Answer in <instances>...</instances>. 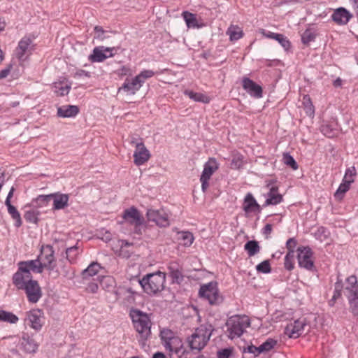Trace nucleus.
<instances>
[{
	"instance_id": "nucleus-5",
	"label": "nucleus",
	"mask_w": 358,
	"mask_h": 358,
	"mask_svg": "<svg viewBox=\"0 0 358 358\" xmlns=\"http://www.w3.org/2000/svg\"><path fill=\"white\" fill-rule=\"evenodd\" d=\"M250 324V319L248 316L234 315L231 317L227 322L229 338L233 339L235 337L241 336Z\"/></svg>"
},
{
	"instance_id": "nucleus-30",
	"label": "nucleus",
	"mask_w": 358,
	"mask_h": 358,
	"mask_svg": "<svg viewBox=\"0 0 358 358\" xmlns=\"http://www.w3.org/2000/svg\"><path fill=\"white\" fill-rule=\"evenodd\" d=\"M101 266L97 262L91 263L88 267L83 270L82 272V276L83 279H88L90 277H93L98 274L101 269Z\"/></svg>"
},
{
	"instance_id": "nucleus-59",
	"label": "nucleus",
	"mask_w": 358,
	"mask_h": 358,
	"mask_svg": "<svg viewBox=\"0 0 358 358\" xmlns=\"http://www.w3.org/2000/svg\"><path fill=\"white\" fill-rule=\"evenodd\" d=\"M296 243L297 241L294 238H289L286 243V247L288 252L294 251V248L296 247Z\"/></svg>"
},
{
	"instance_id": "nucleus-32",
	"label": "nucleus",
	"mask_w": 358,
	"mask_h": 358,
	"mask_svg": "<svg viewBox=\"0 0 358 358\" xmlns=\"http://www.w3.org/2000/svg\"><path fill=\"white\" fill-rule=\"evenodd\" d=\"M244 249L247 251L249 257H252L257 255L259 250L260 247L257 241H248L244 245Z\"/></svg>"
},
{
	"instance_id": "nucleus-33",
	"label": "nucleus",
	"mask_w": 358,
	"mask_h": 358,
	"mask_svg": "<svg viewBox=\"0 0 358 358\" xmlns=\"http://www.w3.org/2000/svg\"><path fill=\"white\" fill-rule=\"evenodd\" d=\"M8 213L11 215L13 220L15 222V226L20 227L22 225V219L19 211L11 203L6 204Z\"/></svg>"
},
{
	"instance_id": "nucleus-13",
	"label": "nucleus",
	"mask_w": 358,
	"mask_h": 358,
	"mask_svg": "<svg viewBox=\"0 0 358 358\" xmlns=\"http://www.w3.org/2000/svg\"><path fill=\"white\" fill-rule=\"evenodd\" d=\"M122 218L124 222L134 226L143 225L144 223L143 217L134 206L125 209L122 214Z\"/></svg>"
},
{
	"instance_id": "nucleus-22",
	"label": "nucleus",
	"mask_w": 358,
	"mask_h": 358,
	"mask_svg": "<svg viewBox=\"0 0 358 358\" xmlns=\"http://www.w3.org/2000/svg\"><path fill=\"white\" fill-rule=\"evenodd\" d=\"M243 210L248 213L252 212H260L261 207L251 193H248L244 199Z\"/></svg>"
},
{
	"instance_id": "nucleus-2",
	"label": "nucleus",
	"mask_w": 358,
	"mask_h": 358,
	"mask_svg": "<svg viewBox=\"0 0 358 358\" xmlns=\"http://www.w3.org/2000/svg\"><path fill=\"white\" fill-rule=\"evenodd\" d=\"M166 274L157 271L145 275L142 279L134 278L133 282L137 287H141L148 294H154L161 292L164 288Z\"/></svg>"
},
{
	"instance_id": "nucleus-21",
	"label": "nucleus",
	"mask_w": 358,
	"mask_h": 358,
	"mask_svg": "<svg viewBox=\"0 0 358 358\" xmlns=\"http://www.w3.org/2000/svg\"><path fill=\"white\" fill-rule=\"evenodd\" d=\"M51 200H53L54 210L64 209L69 206V194L56 192L51 194Z\"/></svg>"
},
{
	"instance_id": "nucleus-28",
	"label": "nucleus",
	"mask_w": 358,
	"mask_h": 358,
	"mask_svg": "<svg viewBox=\"0 0 358 358\" xmlns=\"http://www.w3.org/2000/svg\"><path fill=\"white\" fill-rule=\"evenodd\" d=\"M79 113V108L74 105H66L57 108V115L62 117H73Z\"/></svg>"
},
{
	"instance_id": "nucleus-52",
	"label": "nucleus",
	"mask_w": 358,
	"mask_h": 358,
	"mask_svg": "<svg viewBox=\"0 0 358 358\" xmlns=\"http://www.w3.org/2000/svg\"><path fill=\"white\" fill-rule=\"evenodd\" d=\"M315 34L309 29H306L301 36L303 43L308 44L315 40Z\"/></svg>"
},
{
	"instance_id": "nucleus-34",
	"label": "nucleus",
	"mask_w": 358,
	"mask_h": 358,
	"mask_svg": "<svg viewBox=\"0 0 358 358\" xmlns=\"http://www.w3.org/2000/svg\"><path fill=\"white\" fill-rule=\"evenodd\" d=\"M182 16L184 20L187 24V26L189 28H199L201 26L198 24L197 20L196 18L195 15L188 12L184 11L182 13Z\"/></svg>"
},
{
	"instance_id": "nucleus-47",
	"label": "nucleus",
	"mask_w": 358,
	"mask_h": 358,
	"mask_svg": "<svg viewBox=\"0 0 358 358\" xmlns=\"http://www.w3.org/2000/svg\"><path fill=\"white\" fill-rule=\"evenodd\" d=\"M283 162L292 168L294 170H296L298 169V165L292 156H291L289 153L285 152L283 154Z\"/></svg>"
},
{
	"instance_id": "nucleus-14",
	"label": "nucleus",
	"mask_w": 358,
	"mask_h": 358,
	"mask_svg": "<svg viewBox=\"0 0 358 358\" xmlns=\"http://www.w3.org/2000/svg\"><path fill=\"white\" fill-rule=\"evenodd\" d=\"M117 48H106L104 46H99L94 48L93 50V54L89 57L90 60L92 62H101L108 57H113L115 53L113 51H117Z\"/></svg>"
},
{
	"instance_id": "nucleus-16",
	"label": "nucleus",
	"mask_w": 358,
	"mask_h": 358,
	"mask_svg": "<svg viewBox=\"0 0 358 358\" xmlns=\"http://www.w3.org/2000/svg\"><path fill=\"white\" fill-rule=\"evenodd\" d=\"M18 266L20 271L27 274H31V271L34 273H41L44 269L39 258L34 260L20 262Z\"/></svg>"
},
{
	"instance_id": "nucleus-60",
	"label": "nucleus",
	"mask_w": 358,
	"mask_h": 358,
	"mask_svg": "<svg viewBox=\"0 0 358 358\" xmlns=\"http://www.w3.org/2000/svg\"><path fill=\"white\" fill-rule=\"evenodd\" d=\"M355 174H356V170H355V167L348 169L345 171V174L343 180H348L349 179H351V178L354 179L353 177L355 176Z\"/></svg>"
},
{
	"instance_id": "nucleus-20",
	"label": "nucleus",
	"mask_w": 358,
	"mask_h": 358,
	"mask_svg": "<svg viewBox=\"0 0 358 358\" xmlns=\"http://www.w3.org/2000/svg\"><path fill=\"white\" fill-rule=\"evenodd\" d=\"M162 344L165 349L169 352V354L173 353L174 355H178L184 350L182 341L178 336L172 338V339Z\"/></svg>"
},
{
	"instance_id": "nucleus-51",
	"label": "nucleus",
	"mask_w": 358,
	"mask_h": 358,
	"mask_svg": "<svg viewBox=\"0 0 358 358\" xmlns=\"http://www.w3.org/2000/svg\"><path fill=\"white\" fill-rule=\"evenodd\" d=\"M243 157L241 155H236L233 157L231 162V168L234 169H240L243 165Z\"/></svg>"
},
{
	"instance_id": "nucleus-17",
	"label": "nucleus",
	"mask_w": 358,
	"mask_h": 358,
	"mask_svg": "<svg viewBox=\"0 0 358 358\" xmlns=\"http://www.w3.org/2000/svg\"><path fill=\"white\" fill-rule=\"evenodd\" d=\"M243 88L252 96L261 98L262 96V88L249 78L244 77L242 80Z\"/></svg>"
},
{
	"instance_id": "nucleus-61",
	"label": "nucleus",
	"mask_w": 358,
	"mask_h": 358,
	"mask_svg": "<svg viewBox=\"0 0 358 358\" xmlns=\"http://www.w3.org/2000/svg\"><path fill=\"white\" fill-rule=\"evenodd\" d=\"M321 131L326 136L331 138L333 136L332 131L329 130V128L327 125L322 126L321 128Z\"/></svg>"
},
{
	"instance_id": "nucleus-53",
	"label": "nucleus",
	"mask_w": 358,
	"mask_h": 358,
	"mask_svg": "<svg viewBox=\"0 0 358 358\" xmlns=\"http://www.w3.org/2000/svg\"><path fill=\"white\" fill-rule=\"evenodd\" d=\"M155 75V73L152 70H144L141 71L137 76L139 80L142 81V84L145 82L146 79H148L152 77Z\"/></svg>"
},
{
	"instance_id": "nucleus-39",
	"label": "nucleus",
	"mask_w": 358,
	"mask_h": 358,
	"mask_svg": "<svg viewBox=\"0 0 358 358\" xmlns=\"http://www.w3.org/2000/svg\"><path fill=\"white\" fill-rule=\"evenodd\" d=\"M18 317L11 312L0 310V321L6 322L10 324H16L18 322Z\"/></svg>"
},
{
	"instance_id": "nucleus-55",
	"label": "nucleus",
	"mask_w": 358,
	"mask_h": 358,
	"mask_svg": "<svg viewBox=\"0 0 358 358\" xmlns=\"http://www.w3.org/2000/svg\"><path fill=\"white\" fill-rule=\"evenodd\" d=\"M342 289H343L342 282L341 281L338 280L335 283V289H334V295L332 297L334 299H335L336 300L339 299L341 296Z\"/></svg>"
},
{
	"instance_id": "nucleus-49",
	"label": "nucleus",
	"mask_w": 358,
	"mask_h": 358,
	"mask_svg": "<svg viewBox=\"0 0 358 358\" xmlns=\"http://www.w3.org/2000/svg\"><path fill=\"white\" fill-rule=\"evenodd\" d=\"M38 212H36L34 210H29L26 211L24 217L27 222L36 224L38 220Z\"/></svg>"
},
{
	"instance_id": "nucleus-57",
	"label": "nucleus",
	"mask_w": 358,
	"mask_h": 358,
	"mask_svg": "<svg viewBox=\"0 0 358 358\" xmlns=\"http://www.w3.org/2000/svg\"><path fill=\"white\" fill-rule=\"evenodd\" d=\"M244 352L254 354L255 356L262 353V350H260V345L256 347L253 345H248L247 348L244 350Z\"/></svg>"
},
{
	"instance_id": "nucleus-18",
	"label": "nucleus",
	"mask_w": 358,
	"mask_h": 358,
	"mask_svg": "<svg viewBox=\"0 0 358 358\" xmlns=\"http://www.w3.org/2000/svg\"><path fill=\"white\" fill-rule=\"evenodd\" d=\"M343 286V294L346 297L358 296V281L355 275L346 278Z\"/></svg>"
},
{
	"instance_id": "nucleus-45",
	"label": "nucleus",
	"mask_w": 358,
	"mask_h": 358,
	"mask_svg": "<svg viewBox=\"0 0 358 358\" xmlns=\"http://www.w3.org/2000/svg\"><path fill=\"white\" fill-rule=\"evenodd\" d=\"M97 281L103 289L108 288L109 287H113L114 283L113 279L110 276L99 275L97 277Z\"/></svg>"
},
{
	"instance_id": "nucleus-7",
	"label": "nucleus",
	"mask_w": 358,
	"mask_h": 358,
	"mask_svg": "<svg viewBox=\"0 0 358 358\" xmlns=\"http://www.w3.org/2000/svg\"><path fill=\"white\" fill-rule=\"evenodd\" d=\"M299 266L309 271H315L313 260V252L309 247H299L297 249Z\"/></svg>"
},
{
	"instance_id": "nucleus-46",
	"label": "nucleus",
	"mask_w": 358,
	"mask_h": 358,
	"mask_svg": "<svg viewBox=\"0 0 358 358\" xmlns=\"http://www.w3.org/2000/svg\"><path fill=\"white\" fill-rule=\"evenodd\" d=\"M349 305L350 310L355 316L358 315V296L355 297H347Z\"/></svg>"
},
{
	"instance_id": "nucleus-42",
	"label": "nucleus",
	"mask_w": 358,
	"mask_h": 358,
	"mask_svg": "<svg viewBox=\"0 0 358 358\" xmlns=\"http://www.w3.org/2000/svg\"><path fill=\"white\" fill-rule=\"evenodd\" d=\"M294 251L287 252L285 257V268L288 271H292L294 268Z\"/></svg>"
},
{
	"instance_id": "nucleus-27",
	"label": "nucleus",
	"mask_w": 358,
	"mask_h": 358,
	"mask_svg": "<svg viewBox=\"0 0 358 358\" xmlns=\"http://www.w3.org/2000/svg\"><path fill=\"white\" fill-rule=\"evenodd\" d=\"M21 345L24 350L29 353H34L38 349V344L27 334H24L21 339Z\"/></svg>"
},
{
	"instance_id": "nucleus-64",
	"label": "nucleus",
	"mask_w": 358,
	"mask_h": 358,
	"mask_svg": "<svg viewBox=\"0 0 358 358\" xmlns=\"http://www.w3.org/2000/svg\"><path fill=\"white\" fill-rule=\"evenodd\" d=\"M11 67H12L11 65H9L8 67H6V69H4L0 71V79L5 78L8 76V74L10 71Z\"/></svg>"
},
{
	"instance_id": "nucleus-58",
	"label": "nucleus",
	"mask_w": 358,
	"mask_h": 358,
	"mask_svg": "<svg viewBox=\"0 0 358 358\" xmlns=\"http://www.w3.org/2000/svg\"><path fill=\"white\" fill-rule=\"evenodd\" d=\"M232 353L230 348L222 349L217 352V358H229Z\"/></svg>"
},
{
	"instance_id": "nucleus-37",
	"label": "nucleus",
	"mask_w": 358,
	"mask_h": 358,
	"mask_svg": "<svg viewBox=\"0 0 358 358\" xmlns=\"http://www.w3.org/2000/svg\"><path fill=\"white\" fill-rule=\"evenodd\" d=\"M168 268L173 282L180 283L183 280V275L181 271L178 269L175 264H171Z\"/></svg>"
},
{
	"instance_id": "nucleus-43",
	"label": "nucleus",
	"mask_w": 358,
	"mask_h": 358,
	"mask_svg": "<svg viewBox=\"0 0 358 358\" xmlns=\"http://www.w3.org/2000/svg\"><path fill=\"white\" fill-rule=\"evenodd\" d=\"M162 343H165L166 341H169L170 339H172V338H176L178 337L175 332H173L172 330L169 329H163L160 331L159 334Z\"/></svg>"
},
{
	"instance_id": "nucleus-36",
	"label": "nucleus",
	"mask_w": 358,
	"mask_h": 358,
	"mask_svg": "<svg viewBox=\"0 0 358 358\" xmlns=\"http://www.w3.org/2000/svg\"><path fill=\"white\" fill-rule=\"evenodd\" d=\"M54 92L59 96L67 95L70 91L71 85L63 86V82L59 81L53 83Z\"/></svg>"
},
{
	"instance_id": "nucleus-31",
	"label": "nucleus",
	"mask_w": 358,
	"mask_h": 358,
	"mask_svg": "<svg viewBox=\"0 0 358 358\" xmlns=\"http://www.w3.org/2000/svg\"><path fill=\"white\" fill-rule=\"evenodd\" d=\"M184 93L194 101L204 103L210 102V98L202 93L194 92L192 90H185Z\"/></svg>"
},
{
	"instance_id": "nucleus-10",
	"label": "nucleus",
	"mask_w": 358,
	"mask_h": 358,
	"mask_svg": "<svg viewBox=\"0 0 358 358\" xmlns=\"http://www.w3.org/2000/svg\"><path fill=\"white\" fill-rule=\"evenodd\" d=\"M146 215L149 221L154 222L159 227H166L170 224L169 215L163 210L149 209Z\"/></svg>"
},
{
	"instance_id": "nucleus-1",
	"label": "nucleus",
	"mask_w": 358,
	"mask_h": 358,
	"mask_svg": "<svg viewBox=\"0 0 358 358\" xmlns=\"http://www.w3.org/2000/svg\"><path fill=\"white\" fill-rule=\"evenodd\" d=\"M129 316L136 331L138 333V341L142 347H144L146 341L151 336V320L148 314L135 308L130 310Z\"/></svg>"
},
{
	"instance_id": "nucleus-11",
	"label": "nucleus",
	"mask_w": 358,
	"mask_h": 358,
	"mask_svg": "<svg viewBox=\"0 0 358 358\" xmlns=\"http://www.w3.org/2000/svg\"><path fill=\"white\" fill-rule=\"evenodd\" d=\"M22 289L25 290L28 301L33 303L38 302L42 296L41 289L38 282L32 279L27 282V285Z\"/></svg>"
},
{
	"instance_id": "nucleus-35",
	"label": "nucleus",
	"mask_w": 358,
	"mask_h": 358,
	"mask_svg": "<svg viewBox=\"0 0 358 358\" xmlns=\"http://www.w3.org/2000/svg\"><path fill=\"white\" fill-rule=\"evenodd\" d=\"M51 194L48 195H39L31 202V205L34 207L47 206L51 201Z\"/></svg>"
},
{
	"instance_id": "nucleus-41",
	"label": "nucleus",
	"mask_w": 358,
	"mask_h": 358,
	"mask_svg": "<svg viewBox=\"0 0 358 358\" xmlns=\"http://www.w3.org/2000/svg\"><path fill=\"white\" fill-rule=\"evenodd\" d=\"M227 34L229 36L231 41H237L243 36V31L237 27H230Z\"/></svg>"
},
{
	"instance_id": "nucleus-63",
	"label": "nucleus",
	"mask_w": 358,
	"mask_h": 358,
	"mask_svg": "<svg viewBox=\"0 0 358 358\" xmlns=\"http://www.w3.org/2000/svg\"><path fill=\"white\" fill-rule=\"evenodd\" d=\"M262 33L266 37L269 38H273L275 40H276L279 37V35L280 34H276V33H273V32H271V31L266 33L265 30H262Z\"/></svg>"
},
{
	"instance_id": "nucleus-4",
	"label": "nucleus",
	"mask_w": 358,
	"mask_h": 358,
	"mask_svg": "<svg viewBox=\"0 0 358 358\" xmlns=\"http://www.w3.org/2000/svg\"><path fill=\"white\" fill-rule=\"evenodd\" d=\"M55 251L52 246L47 245L43 246L41 250V254L38 257L41 262V264L44 268L49 271L50 275L53 278H57L61 273L55 269V258L54 256Z\"/></svg>"
},
{
	"instance_id": "nucleus-44",
	"label": "nucleus",
	"mask_w": 358,
	"mask_h": 358,
	"mask_svg": "<svg viewBox=\"0 0 358 358\" xmlns=\"http://www.w3.org/2000/svg\"><path fill=\"white\" fill-rule=\"evenodd\" d=\"M180 234V238L182 241V245L186 247L190 246L194 239L193 234L189 231H182Z\"/></svg>"
},
{
	"instance_id": "nucleus-29",
	"label": "nucleus",
	"mask_w": 358,
	"mask_h": 358,
	"mask_svg": "<svg viewBox=\"0 0 358 358\" xmlns=\"http://www.w3.org/2000/svg\"><path fill=\"white\" fill-rule=\"evenodd\" d=\"M354 182V179L351 178L348 180H343L336 192L334 194V197L336 200L341 201L344 197L345 194L349 190L350 183Z\"/></svg>"
},
{
	"instance_id": "nucleus-38",
	"label": "nucleus",
	"mask_w": 358,
	"mask_h": 358,
	"mask_svg": "<svg viewBox=\"0 0 358 358\" xmlns=\"http://www.w3.org/2000/svg\"><path fill=\"white\" fill-rule=\"evenodd\" d=\"M303 105L306 115L313 117L315 114V108L308 95L303 96Z\"/></svg>"
},
{
	"instance_id": "nucleus-25",
	"label": "nucleus",
	"mask_w": 358,
	"mask_h": 358,
	"mask_svg": "<svg viewBox=\"0 0 358 358\" xmlns=\"http://www.w3.org/2000/svg\"><path fill=\"white\" fill-rule=\"evenodd\" d=\"M351 17L352 15L342 7L336 9L332 15L333 20L339 24H347Z\"/></svg>"
},
{
	"instance_id": "nucleus-15",
	"label": "nucleus",
	"mask_w": 358,
	"mask_h": 358,
	"mask_svg": "<svg viewBox=\"0 0 358 358\" xmlns=\"http://www.w3.org/2000/svg\"><path fill=\"white\" fill-rule=\"evenodd\" d=\"M306 326V321L305 318H301L294 320V322L288 324L285 328V334L289 338H296L299 337L304 331V328Z\"/></svg>"
},
{
	"instance_id": "nucleus-23",
	"label": "nucleus",
	"mask_w": 358,
	"mask_h": 358,
	"mask_svg": "<svg viewBox=\"0 0 358 358\" xmlns=\"http://www.w3.org/2000/svg\"><path fill=\"white\" fill-rule=\"evenodd\" d=\"M31 279V274L23 273L18 268V271L13 276V282L17 289H22L27 285V282Z\"/></svg>"
},
{
	"instance_id": "nucleus-8",
	"label": "nucleus",
	"mask_w": 358,
	"mask_h": 358,
	"mask_svg": "<svg viewBox=\"0 0 358 358\" xmlns=\"http://www.w3.org/2000/svg\"><path fill=\"white\" fill-rule=\"evenodd\" d=\"M34 50L33 40L28 37H23L18 43L15 50L16 57L20 61H25Z\"/></svg>"
},
{
	"instance_id": "nucleus-24",
	"label": "nucleus",
	"mask_w": 358,
	"mask_h": 358,
	"mask_svg": "<svg viewBox=\"0 0 358 358\" xmlns=\"http://www.w3.org/2000/svg\"><path fill=\"white\" fill-rule=\"evenodd\" d=\"M142 86V81L138 80L136 76L132 80L127 79L123 85L119 90H123L124 91L131 94H134Z\"/></svg>"
},
{
	"instance_id": "nucleus-26",
	"label": "nucleus",
	"mask_w": 358,
	"mask_h": 358,
	"mask_svg": "<svg viewBox=\"0 0 358 358\" xmlns=\"http://www.w3.org/2000/svg\"><path fill=\"white\" fill-rule=\"evenodd\" d=\"M282 201V196L278 193V188L276 186H272L267 194V199L265 201V206L277 205Z\"/></svg>"
},
{
	"instance_id": "nucleus-54",
	"label": "nucleus",
	"mask_w": 358,
	"mask_h": 358,
	"mask_svg": "<svg viewBox=\"0 0 358 358\" xmlns=\"http://www.w3.org/2000/svg\"><path fill=\"white\" fill-rule=\"evenodd\" d=\"M277 41L282 45V47L287 50L291 46L289 41L287 39L286 36L282 34H280L279 37L276 39Z\"/></svg>"
},
{
	"instance_id": "nucleus-56",
	"label": "nucleus",
	"mask_w": 358,
	"mask_h": 358,
	"mask_svg": "<svg viewBox=\"0 0 358 358\" xmlns=\"http://www.w3.org/2000/svg\"><path fill=\"white\" fill-rule=\"evenodd\" d=\"M98 282H99L97 281V279L96 280L93 279V282L88 283V285L86 287V290L90 293H96L99 288Z\"/></svg>"
},
{
	"instance_id": "nucleus-6",
	"label": "nucleus",
	"mask_w": 358,
	"mask_h": 358,
	"mask_svg": "<svg viewBox=\"0 0 358 358\" xmlns=\"http://www.w3.org/2000/svg\"><path fill=\"white\" fill-rule=\"evenodd\" d=\"M199 294L201 297L207 299L211 305H217L222 301V296L219 294L216 282H210L201 285Z\"/></svg>"
},
{
	"instance_id": "nucleus-9",
	"label": "nucleus",
	"mask_w": 358,
	"mask_h": 358,
	"mask_svg": "<svg viewBox=\"0 0 358 358\" xmlns=\"http://www.w3.org/2000/svg\"><path fill=\"white\" fill-rule=\"evenodd\" d=\"M218 169V165L215 159L210 158L205 164L203 172L200 177L201 182V189L206 192L209 187L208 180L212 175Z\"/></svg>"
},
{
	"instance_id": "nucleus-19",
	"label": "nucleus",
	"mask_w": 358,
	"mask_h": 358,
	"mask_svg": "<svg viewBox=\"0 0 358 358\" xmlns=\"http://www.w3.org/2000/svg\"><path fill=\"white\" fill-rule=\"evenodd\" d=\"M27 324L35 330H40L42 327L41 311L33 310L27 313Z\"/></svg>"
},
{
	"instance_id": "nucleus-12",
	"label": "nucleus",
	"mask_w": 358,
	"mask_h": 358,
	"mask_svg": "<svg viewBox=\"0 0 358 358\" xmlns=\"http://www.w3.org/2000/svg\"><path fill=\"white\" fill-rule=\"evenodd\" d=\"M131 143L136 144V150L134 152V164L140 166L148 162L150 158V153L143 143H136L134 138L132 139Z\"/></svg>"
},
{
	"instance_id": "nucleus-3",
	"label": "nucleus",
	"mask_w": 358,
	"mask_h": 358,
	"mask_svg": "<svg viewBox=\"0 0 358 358\" xmlns=\"http://www.w3.org/2000/svg\"><path fill=\"white\" fill-rule=\"evenodd\" d=\"M214 331V327L209 323L201 324L189 337L187 341L192 350L201 351L208 344Z\"/></svg>"
},
{
	"instance_id": "nucleus-50",
	"label": "nucleus",
	"mask_w": 358,
	"mask_h": 358,
	"mask_svg": "<svg viewBox=\"0 0 358 358\" xmlns=\"http://www.w3.org/2000/svg\"><path fill=\"white\" fill-rule=\"evenodd\" d=\"M258 272L262 273H268L271 271V265L268 260H264L256 266Z\"/></svg>"
},
{
	"instance_id": "nucleus-62",
	"label": "nucleus",
	"mask_w": 358,
	"mask_h": 358,
	"mask_svg": "<svg viewBox=\"0 0 358 358\" xmlns=\"http://www.w3.org/2000/svg\"><path fill=\"white\" fill-rule=\"evenodd\" d=\"M94 31L97 34L96 37L101 40H103L104 38L103 36V34H104V30L103 28L100 26H96L94 27Z\"/></svg>"
},
{
	"instance_id": "nucleus-40",
	"label": "nucleus",
	"mask_w": 358,
	"mask_h": 358,
	"mask_svg": "<svg viewBox=\"0 0 358 358\" xmlns=\"http://www.w3.org/2000/svg\"><path fill=\"white\" fill-rule=\"evenodd\" d=\"M79 254V248L78 243L72 247L67 248L66 249V259L69 262L72 263L76 260V258Z\"/></svg>"
},
{
	"instance_id": "nucleus-48",
	"label": "nucleus",
	"mask_w": 358,
	"mask_h": 358,
	"mask_svg": "<svg viewBox=\"0 0 358 358\" xmlns=\"http://www.w3.org/2000/svg\"><path fill=\"white\" fill-rule=\"evenodd\" d=\"M277 344V341L273 338H268L265 342L260 345V350L262 352L271 350Z\"/></svg>"
}]
</instances>
